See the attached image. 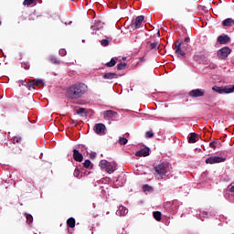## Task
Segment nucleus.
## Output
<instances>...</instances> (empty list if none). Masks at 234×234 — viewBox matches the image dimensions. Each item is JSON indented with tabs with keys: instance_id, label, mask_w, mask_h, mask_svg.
Wrapping results in <instances>:
<instances>
[{
	"instance_id": "obj_16",
	"label": "nucleus",
	"mask_w": 234,
	"mask_h": 234,
	"mask_svg": "<svg viewBox=\"0 0 234 234\" xmlns=\"http://www.w3.org/2000/svg\"><path fill=\"white\" fill-rule=\"evenodd\" d=\"M73 158L76 162H83V154L77 149L73 150Z\"/></svg>"
},
{
	"instance_id": "obj_26",
	"label": "nucleus",
	"mask_w": 234,
	"mask_h": 234,
	"mask_svg": "<svg viewBox=\"0 0 234 234\" xmlns=\"http://www.w3.org/2000/svg\"><path fill=\"white\" fill-rule=\"evenodd\" d=\"M127 142H129V140H127V138H125V137H120L119 138V144L120 145H127Z\"/></svg>"
},
{
	"instance_id": "obj_8",
	"label": "nucleus",
	"mask_w": 234,
	"mask_h": 234,
	"mask_svg": "<svg viewBox=\"0 0 234 234\" xmlns=\"http://www.w3.org/2000/svg\"><path fill=\"white\" fill-rule=\"evenodd\" d=\"M175 51L177 58H186V51L182 50V41H176L175 44Z\"/></svg>"
},
{
	"instance_id": "obj_43",
	"label": "nucleus",
	"mask_w": 234,
	"mask_h": 234,
	"mask_svg": "<svg viewBox=\"0 0 234 234\" xmlns=\"http://www.w3.org/2000/svg\"><path fill=\"white\" fill-rule=\"evenodd\" d=\"M140 59H141L142 61H145V58H140Z\"/></svg>"
},
{
	"instance_id": "obj_7",
	"label": "nucleus",
	"mask_w": 234,
	"mask_h": 234,
	"mask_svg": "<svg viewBox=\"0 0 234 234\" xmlns=\"http://www.w3.org/2000/svg\"><path fill=\"white\" fill-rule=\"evenodd\" d=\"M205 94H206V91L202 89H195L188 92V96L190 98H203Z\"/></svg>"
},
{
	"instance_id": "obj_20",
	"label": "nucleus",
	"mask_w": 234,
	"mask_h": 234,
	"mask_svg": "<svg viewBox=\"0 0 234 234\" xmlns=\"http://www.w3.org/2000/svg\"><path fill=\"white\" fill-rule=\"evenodd\" d=\"M68 228H76V219L74 218H69L67 220Z\"/></svg>"
},
{
	"instance_id": "obj_11",
	"label": "nucleus",
	"mask_w": 234,
	"mask_h": 234,
	"mask_svg": "<svg viewBox=\"0 0 234 234\" xmlns=\"http://www.w3.org/2000/svg\"><path fill=\"white\" fill-rule=\"evenodd\" d=\"M226 162V158L220 156H210L206 159V164H220Z\"/></svg>"
},
{
	"instance_id": "obj_14",
	"label": "nucleus",
	"mask_w": 234,
	"mask_h": 234,
	"mask_svg": "<svg viewBox=\"0 0 234 234\" xmlns=\"http://www.w3.org/2000/svg\"><path fill=\"white\" fill-rule=\"evenodd\" d=\"M150 149L149 147L142 148L141 150L135 153V156L142 158V156H149Z\"/></svg>"
},
{
	"instance_id": "obj_36",
	"label": "nucleus",
	"mask_w": 234,
	"mask_h": 234,
	"mask_svg": "<svg viewBox=\"0 0 234 234\" xmlns=\"http://www.w3.org/2000/svg\"><path fill=\"white\" fill-rule=\"evenodd\" d=\"M58 54H59L60 56H67V50H65V49H59Z\"/></svg>"
},
{
	"instance_id": "obj_50",
	"label": "nucleus",
	"mask_w": 234,
	"mask_h": 234,
	"mask_svg": "<svg viewBox=\"0 0 234 234\" xmlns=\"http://www.w3.org/2000/svg\"><path fill=\"white\" fill-rule=\"evenodd\" d=\"M107 215H109V211L107 212Z\"/></svg>"
},
{
	"instance_id": "obj_23",
	"label": "nucleus",
	"mask_w": 234,
	"mask_h": 234,
	"mask_svg": "<svg viewBox=\"0 0 234 234\" xmlns=\"http://www.w3.org/2000/svg\"><path fill=\"white\" fill-rule=\"evenodd\" d=\"M153 215H154V218L155 220H157V222H160V220H162V212H160V211H154V212L153 213Z\"/></svg>"
},
{
	"instance_id": "obj_1",
	"label": "nucleus",
	"mask_w": 234,
	"mask_h": 234,
	"mask_svg": "<svg viewBox=\"0 0 234 234\" xmlns=\"http://www.w3.org/2000/svg\"><path fill=\"white\" fill-rule=\"evenodd\" d=\"M87 92H89V86L83 82H79L68 88L66 95L69 100H80Z\"/></svg>"
},
{
	"instance_id": "obj_15",
	"label": "nucleus",
	"mask_w": 234,
	"mask_h": 234,
	"mask_svg": "<svg viewBox=\"0 0 234 234\" xmlns=\"http://www.w3.org/2000/svg\"><path fill=\"white\" fill-rule=\"evenodd\" d=\"M229 41H231V38H229L228 35H225V36L221 35L218 37V43H219V45H228Z\"/></svg>"
},
{
	"instance_id": "obj_22",
	"label": "nucleus",
	"mask_w": 234,
	"mask_h": 234,
	"mask_svg": "<svg viewBox=\"0 0 234 234\" xmlns=\"http://www.w3.org/2000/svg\"><path fill=\"white\" fill-rule=\"evenodd\" d=\"M36 87H38V89H41L45 87V82L41 79H36L34 80Z\"/></svg>"
},
{
	"instance_id": "obj_24",
	"label": "nucleus",
	"mask_w": 234,
	"mask_h": 234,
	"mask_svg": "<svg viewBox=\"0 0 234 234\" xmlns=\"http://www.w3.org/2000/svg\"><path fill=\"white\" fill-rule=\"evenodd\" d=\"M26 218H27V224H32V222H34V217H32L31 214H28V213H24Z\"/></svg>"
},
{
	"instance_id": "obj_29",
	"label": "nucleus",
	"mask_w": 234,
	"mask_h": 234,
	"mask_svg": "<svg viewBox=\"0 0 234 234\" xmlns=\"http://www.w3.org/2000/svg\"><path fill=\"white\" fill-rule=\"evenodd\" d=\"M107 67H114L116 65V58H112L111 61L105 64Z\"/></svg>"
},
{
	"instance_id": "obj_42",
	"label": "nucleus",
	"mask_w": 234,
	"mask_h": 234,
	"mask_svg": "<svg viewBox=\"0 0 234 234\" xmlns=\"http://www.w3.org/2000/svg\"><path fill=\"white\" fill-rule=\"evenodd\" d=\"M90 158H96V154L90 155Z\"/></svg>"
},
{
	"instance_id": "obj_33",
	"label": "nucleus",
	"mask_w": 234,
	"mask_h": 234,
	"mask_svg": "<svg viewBox=\"0 0 234 234\" xmlns=\"http://www.w3.org/2000/svg\"><path fill=\"white\" fill-rule=\"evenodd\" d=\"M154 136V133L153 131H148L145 133V138H153Z\"/></svg>"
},
{
	"instance_id": "obj_49",
	"label": "nucleus",
	"mask_w": 234,
	"mask_h": 234,
	"mask_svg": "<svg viewBox=\"0 0 234 234\" xmlns=\"http://www.w3.org/2000/svg\"><path fill=\"white\" fill-rule=\"evenodd\" d=\"M158 35H160V31H158Z\"/></svg>"
},
{
	"instance_id": "obj_44",
	"label": "nucleus",
	"mask_w": 234,
	"mask_h": 234,
	"mask_svg": "<svg viewBox=\"0 0 234 234\" xmlns=\"http://www.w3.org/2000/svg\"><path fill=\"white\" fill-rule=\"evenodd\" d=\"M25 69H30V66H26Z\"/></svg>"
},
{
	"instance_id": "obj_5",
	"label": "nucleus",
	"mask_w": 234,
	"mask_h": 234,
	"mask_svg": "<svg viewBox=\"0 0 234 234\" xmlns=\"http://www.w3.org/2000/svg\"><path fill=\"white\" fill-rule=\"evenodd\" d=\"M231 54V48L224 47L218 50V58L219 59H228V57Z\"/></svg>"
},
{
	"instance_id": "obj_2",
	"label": "nucleus",
	"mask_w": 234,
	"mask_h": 234,
	"mask_svg": "<svg viewBox=\"0 0 234 234\" xmlns=\"http://www.w3.org/2000/svg\"><path fill=\"white\" fill-rule=\"evenodd\" d=\"M99 167H101L102 171L105 170L109 175H112V173L118 169V164L102 159L99 163Z\"/></svg>"
},
{
	"instance_id": "obj_9",
	"label": "nucleus",
	"mask_w": 234,
	"mask_h": 234,
	"mask_svg": "<svg viewBox=\"0 0 234 234\" xmlns=\"http://www.w3.org/2000/svg\"><path fill=\"white\" fill-rule=\"evenodd\" d=\"M197 142H202L206 144V141H202V138L197 133H191L188 136V144H197Z\"/></svg>"
},
{
	"instance_id": "obj_25",
	"label": "nucleus",
	"mask_w": 234,
	"mask_h": 234,
	"mask_svg": "<svg viewBox=\"0 0 234 234\" xmlns=\"http://www.w3.org/2000/svg\"><path fill=\"white\" fill-rule=\"evenodd\" d=\"M35 86H36V83H35L34 80H30L29 82H27V84H26V87H27V89H28V90H32V89H36Z\"/></svg>"
},
{
	"instance_id": "obj_45",
	"label": "nucleus",
	"mask_w": 234,
	"mask_h": 234,
	"mask_svg": "<svg viewBox=\"0 0 234 234\" xmlns=\"http://www.w3.org/2000/svg\"><path fill=\"white\" fill-rule=\"evenodd\" d=\"M206 145H207V144H201V147H206Z\"/></svg>"
},
{
	"instance_id": "obj_30",
	"label": "nucleus",
	"mask_w": 234,
	"mask_h": 234,
	"mask_svg": "<svg viewBox=\"0 0 234 234\" xmlns=\"http://www.w3.org/2000/svg\"><path fill=\"white\" fill-rule=\"evenodd\" d=\"M85 108H80L79 110H77V114H80L81 116H87V113H85Z\"/></svg>"
},
{
	"instance_id": "obj_46",
	"label": "nucleus",
	"mask_w": 234,
	"mask_h": 234,
	"mask_svg": "<svg viewBox=\"0 0 234 234\" xmlns=\"http://www.w3.org/2000/svg\"><path fill=\"white\" fill-rule=\"evenodd\" d=\"M122 1V3H125V0H121Z\"/></svg>"
},
{
	"instance_id": "obj_28",
	"label": "nucleus",
	"mask_w": 234,
	"mask_h": 234,
	"mask_svg": "<svg viewBox=\"0 0 234 234\" xmlns=\"http://www.w3.org/2000/svg\"><path fill=\"white\" fill-rule=\"evenodd\" d=\"M126 67H127V63L121 62L117 65V70H123V69H125Z\"/></svg>"
},
{
	"instance_id": "obj_4",
	"label": "nucleus",
	"mask_w": 234,
	"mask_h": 234,
	"mask_svg": "<svg viewBox=\"0 0 234 234\" xmlns=\"http://www.w3.org/2000/svg\"><path fill=\"white\" fill-rule=\"evenodd\" d=\"M212 90H214V92H218V94H231V92H234V85L224 87L213 86Z\"/></svg>"
},
{
	"instance_id": "obj_35",
	"label": "nucleus",
	"mask_w": 234,
	"mask_h": 234,
	"mask_svg": "<svg viewBox=\"0 0 234 234\" xmlns=\"http://www.w3.org/2000/svg\"><path fill=\"white\" fill-rule=\"evenodd\" d=\"M144 191H153V187L149 186V185H144L143 186Z\"/></svg>"
},
{
	"instance_id": "obj_39",
	"label": "nucleus",
	"mask_w": 234,
	"mask_h": 234,
	"mask_svg": "<svg viewBox=\"0 0 234 234\" xmlns=\"http://www.w3.org/2000/svg\"><path fill=\"white\" fill-rule=\"evenodd\" d=\"M185 43H189L191 41V38L189 37H185Z\"/></svg>"
},
{
	"instance_id": "obj_6",
	"label": "nucleus",
	"mask_w": 234,
	"mask_h": 234,
	"mask_svg": "<svg viewBox=\"0 0 234 234\" xmlns=\"http://www.w3.org/2000/svg\"><path fill=\"white\" fill-rule=\"evenodd\" d=\"M209 147H228L229 144V141H222L218 139H215L214 141L208 144Z\"/></svg>"
},
{
	"instance_id": "obj_37",
	"label": "nucleus",
	"mask_w": 234,
	"mask_h": 234,
	"mask_svg": "<svg viewBox=\"0 0 234 234\" xmlns=\"http://www.w3.org/2000/svg\"><path fill=\"white\" fill-rule=\"evenodd\" d=\"M14 142H15V144H19V142H21V137H14Z\"/></svg>"
},
{
	"instance_id": "obj_19",
	"label": "nucleus",
	"mask_w": 234,
	"mask_h": 234,
	"mask_svg": "<svg viewBox=\"0 0 234 234\" xmlns=\"http://www.w3.org/2000/svg\"><path fill=\"white\" fill-rule=\"evenodd\" d=\"M222 25L224 27H233L234 19L233 18H226L225 20H223Z\"/></svg>"
},
{
	"instance_id": "obj_40",
	"label": "nucleus",
	"mask_w": 234,
	"mask_h": 234,
	"mask_svg": "<svg viewBox=\"0 0 234 234\" xmlns=\"http://www.w3.org/2000/svg\"><path fill=\"white\" fill-rule=\"evenodd\" d=\"M230 192H231V193H234V186H232L230 187Z\"/></svg>"
},
{
	"instance_id": "obj_10",
	"label": "nucleus",
	"mask_w": 234,
	"mask_h": 234,
	"mask_svg": "<svg viewBox=\"0 0 234 234\" xmlns=\"http://www.w3.org/2000/svg\"><path fill=\"white\" fill-rule=\"evenodd\" d=\"M144 19H145L144 16H137L131 24L132 28H133V30H136L139 27H142Z\"/></svg>"
},
{
	"instance_id": "obj_27",
	"label": "nucleus",
	"mask_w": 234,
	"mask_h": 234,
	"mask_svg": "<svg viewBox=\"0 0 234 234\" xmlns=\"http://www.w3.org/2000/svg\"><path fill=\"white\" fill-rule=\"evenodd\" d=\"M37 0H24L23 5L24 6H30V5H34Z\"/></svg>"
},
{
	"instance_id": "obj_47",
	"label": "nucleus",
	"mask_w": 234,
	"mask_h": 234,
	"mask_svg": "<svg viewBox=\"0 0 234 234\" xmlns=\"http://www.w3.org/2000/svg\"><path fill=\"white\" fill-rule=\"evenodd\" d=\"M186 48H189V45L186 46Z\"/></svg>"
},
{
	"instance_id": "obj_41",
	"label": "nucleus",
	"mask_w": 234,
	"mask_h": 234,
	"mask_svg": "<svg viewBox=\"0 0 234 234\" xmlns=\"http://www.w3.org/2000/svg\"><path fill=\"white\" fill-rule=\"evenodd\" d=\"M177 142L179 143L178 145L182 147V142L180 140H177Z\"/></svg>"
},
{
	"instance_id": "obj_21",
	"label": "nucleus",
	"mask_w": 234,
	"mask_h": 234,
	"mask_svg": "<svg viewBox=\"0 0 234 234\" xmlns=\"http://www.w3.org/2000/svg\"><path fill=\"white\" fill-rule=\"evenodd\" d=\"M147 48H149V50H156V48H158V42H147Z\"/></svg>"
},
{
	"instance_id": "obj_18",
	"label": "nucleus",
	"mask_w": 234,
	"mask_h": 234,
	"mask_svg": "<svg viewBox=\"0 0 234 234\" xmlns=\"http://www.w3.org/2000/svg\"><path fill=\"white\" fill-rule=\"evenodd\" d=\"M127 213H129V209H127L123 206H120L119 209L116 211V215H118L119 217H122V215L125 216V215H127Z\"/></svg>"
},
{
	"instance_id": "obj_48",
	"label": "nucleus",
	"mask_w": 234,
	"mask_h": 234,
	"mask_svg": "<svg viewBox=\"0 0 234 234\" xmlns=\"http://www.w3.org/2000/svg\"><path fill=\"white\" fill-rule=\"evenodd\" d=\"M2 25V22H1V20H0V26Z\"/></svg>"
},
{
	"instance_id": "obj_31",
	"label": "nucleus",
	"mask_w": 234,
	"mask_h": 234,
	"mask_svg": "<svg viewBox=\"0 0 234 234\" xmlns=\"http://www.w3.org/2000/svg\"><path fill=\"white\" fill-rule=\"evenodd\" d=\"M50 61H51V63H54L55 65H59V63H61V61L59 59H58L56 57H51Z\"/></svg>"
},
{
	"instance_id": "obj_13",
	"label": "nucleus",
	"mask_w": 234,
	"mask_h": 234,
	"mask_svg": "<svg viewBox=\"0 0 234 234\" xmlns=\"http://www.w3.org/2000/svg\"><path fill=\"white\" fill-rule=\"evenodd\" d=\"M102 116L104 120H111L112 118H116V116H118V112L112 110H107L102 112Z\"/></svg>"
},
{
	"instance_id": "obj_3",
	"label": "nucleus",
	"mask_w": 234,
	"mask_h": 234,
	"mask_svg": "<svg viewBox=\"0 0 234 234\" xmlns=\"http://www.w3.org/2000/svg\"><path fill=\"white\" fill-rule=\"evenodd\" d=\"M154 171L160 176H165L171 171V164L169 162H161L154 166Z\"/></svg>"
},
{
	"instance_id": "obj_17",
	"label": "nucleus",
	"mask_w": 234,
	"mask_h": 234,
	"mask_svg": "<svg viewBox=\"0 0 234 234\" xmlns=\"http://www.w3.org/2000/svg\"><path fill=\"white\" fill-rule=\"evenodd\" d=\"M102 78L103 80H118V74L108 72V73H104Z\"/></svg>"
},
{
	"instance_id": "obj_38",
	"label": "nucleus",
	"mask_w": 234,
	"mask_h": 234,
	"mask_svg": "<svg viewBox=\"0 0 234 234\" xmlns=\"http://www.w3.org/2000/svg\"><path fill=\"white\" fill-rule=\"evenodd\" d=\"M21 85H23L24 87H27V85L28 84V82L25 81V80H21L20 81Z\"/></svg>"
},
{
	"instance_id": "obj_34",
	"label": "nucleus",
	"mask_w": 234,
	"mask_h": 234,
	"mask_svg": "<svg viewBox=\"0 0 234 234\" xmlns=\"http://www.w3.org/2000/svg\"><path fill=\"white\" fill-rule=\"evenodd\" d=\"M101 44L102 47H109V40H107V39H102V40L101 41Z\"/></svg>"
},
{
	"instance_id": "obj_12",
	"label": "nucleus",
	"mask_w": 234,
	"mask_h": 234,
	"mask_svg": "<svg viewBox=\"0 0 234 234\" xmlns=\"http://www.w3.org/2000/svg\"><path fill=\"white\" fill-rule=\"evenodd\" d=\"M93 131L96 133V134L101 135V134H105V131H107V128L103 123H97L95 124Z\"/></svg>"
},
{
	"instance_id": "obj_32",
	"label": "nucleus",
	"mask_w": 234,
	"mask_h": 234,
	"mask_svg": "<svg viewBox=\"0 0 234 234\" xmlns=\"http://www.w3.org/2000/svg\"><path fill=\"white\" fill-rule=\"evenodd\" d=\"M90 160H89V159H86L85 161H84V163H83V165H84V167L86 168V169H89L90 167Z\"/></svg>"
}]
</instances>
